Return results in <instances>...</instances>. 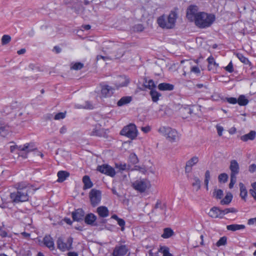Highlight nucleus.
I'll use <instances>...</instances> for the list:
<instances>
[{
	"label": "nucleus",
	"mask_w": 256,
	"mask_h": 256,
	"mask_svg": "<svg viewBox=\"0 0 256 256\" xmlns=\"http://www.w3.org/2000/svg\"><path fill=\"white\" fill-rule=\"evenodd\" d=\"M17 190L16 192H12L10 198L13 202L19 203L28 201L29 196L28 194L30 188L24 182H20L17 184Z\"/></svg>",
	"instance_id": "1"
},
{
	"label": "nucleus",
	"mask_w": 256,
	"mask_h": 256,
	"mask_svg": "<svg viewBox=\"0 0 256 256\" xmlns=\"http://www.w3.org/2000/svg\"><path fill=\"white\" fill-rule=\"evenodd\" d=\"M215 16L212 14H208L204 12H199L196 19L194 21L196 25L200 28L210 26L215 20Z\"/></svg>",
	"instance_id": "2"
},
{
	"label": "nucleus",
	"mask_w": 256,
	"mask_h": 256,
	"mask_svg": "<svg viewBox=\"0 0 256 256\" xmlns=\"http://www.w3.org/2000/svg\"><path fill=\"white\" fill-rule=\"evenodd\" d=\"M176 18V13L172 11L168 16L162 15L158 18L157 22L160 27L170 29L174 27Z\"/></svg>",
	"instance_id": "3"
},
{
	"label": "nucleus",
	"mask_w": 256,
	"mask_h": 256,
	"mask_svg": "<svg viewBox=\"0 0 256 256\" xmlns=\"http://www.w3.org/2000/svg\"><path fill=\"white\" fill-rule=\"evenodd\" d=\"M158 132L172 142H175L178 140L179 136L177 131L171 128L162 126L158 129Z\"/></svg>",
	"instance_id": "4"
},
{
	"label": "nucleus",
	"mask_w": 256,
	"mask_h": 256,
	"mask_svg": "<svg viewBox=\"0 0 256 256\" xmlns=\"http://www.w3.org/2000/svg\"><path fill=\"white\" fill-rule=\"evenodd\" d=\"M133 188L136 191L142 193L148 190L151 186L150 181L146 178H139L132 184Z\"/></svg>",
	"instance_id": "5"
},
{
	"label": "nucleus",
	"mask_w": 256,
	"mask_h": 256,
	"mask_svg": "<svg viewBox=\"0 0 256 256\" xmlns=\"http://www.w3.org/2000/svg\"><path fill=\"white\" fill-rule=\"evenodd\" d=\"M120 134L132 140L134 139L138 136V130L134 124H130L124 126L120 131Z\"/></svg>",
	"instance_id": "6"
},
{
	"label": "nucleus",
	"mask_w": 256,
	"mask_h": 256,
	"mask_svg": "<svg viewBox=\"0 0 256 256\" xmlns=\"http://www.w3.org/2000/svg\"><path fill=\"white\" fill-rule=\"evenodd\" d=\"M72 242L73 238L71 237L68 238L66 242L62 238H59L56 242L58 248L62 252L69 250L72 248Z\"/></svg>",
	"instance_id": "7"
},
{
	"label": "nucleus",
	"mask_w": 256,
	"mask_h": 256,
	"mask_svg": "<svg viewBox=\"0 0 256 256\" xmlns=\"http://www.w3.org/2000/svg\"><path fill=\"white\" fill-rule=\"evenodd\" d=\"M89 134L90 136L102 137L105 136L106 132L104 129L102 127L100 124L96 123L93 124L91 128L89 130Z\"/></svg>",
	"instance_id": "8"
},
{
	"label": "nucleus",
	"mask_w": 256,
	"mask_h": 256,
	"mask_svg": "<svg viewBox=\"0 0 256 256\" xmlns=\"http://www.w3.org/2000/svg\"><path fill=\"white\" fill-rule=\"evenodd\" d=\"M96 170L102 174L112 178H114L116 174L114 168L108 164L98 166Z\"/></svg>",
	"instance_id": "9"
},
{
	"label": "nucleus",
	"mask_w": 256,
	"mask_h": 256,
	"mask_svg": "<svg viewBox=\"0 0 256 256\" xmlns=\"http://www.w3.org/2000/svg\"><path fill=\"white\" fill-rule=\"evenodd\" d=\"M101 192L99 190L92 189L90 192V198L92 206H96L101 200Z\"/></svg>",
	"instance_id": "10"
},
{
	"label": "nucleus",
	"mask_w": 256,
	"mask_h": 256,
	"mask_svg": "<svg viewBox=\"0 0 256 256\" xmlns=\"http://www.w3.org/2000/svg\"><path fill=\"white\" fill-rule=\"evenodd\" d=\"M198 7L196 6L191 5L189 6L186 11V18L190 22L195 21L199 12Z\"/></svg>",
	"instance_id": "11"
},
{
	"label": "nucleus",
	"mask_w": 256,
	"mask_h": 256,
	"mask_svg": "<svg viewBox=\"0 0 256 256\" xmlns=\"http://www.w3.org/2000/svg\"><path fill=\"white\" fill-rule=\"evenodd\" d=\"M130 82V78L126 76H120L117 77L114 82L116 88L118 89L122 87L126 86Z\"/></svg>",
	"instance_id": "12"
},
{
	"label": "nucleus",
	"mask_w": 256,
	"mask_h": 256,
	"mask_svg": "<svg viewBox=\"0 0 256 256\" xmlns=\"http://www.w3.org/2000/svg\"><path fill=\"white\" fill-rule=\"evenodd\" d=\"M199 161L198 157L197 156H194L188 160L185 166V172L190 173L192 172V168L195 166Z\"/></svg>",
	"instance_id": "13"
},
{
	"label": "nucleus",
	"mask_w": 256,
	"mask_h": 256,
	"mask_svg": "<svg viewBox=\"0 0 256 256\" xmlns=\"http://www.w3.org/2000/svg\"><path fill=\"white\" fill-rule=\"evenodd\" d=\"M42 243L44 246L52 251L55 249L54 242L53 238L49 234L46 235L42 240Z\"/></svg>",
	"instance_id": "14"
},
{
	"label": "nucleus",
	"mask_w": 256,
	"mask_h": 256,
	"mask_svg": "<svg viewBox=\"0 0 256 256\" xmlns=\"http://www.w3.org/2000/svg\"><path fill=\"white\" fill-rule=\"evenodd\" d=\"M128 252L126 245L116 246L113 251V256H124Z\"/></svg>",
	"instance_id": "15"
},
{
	"label": "nucleus",
	"mask_w": 256,
	"mask_h": 256,
	"mask_svg": "<svg viewBox=\"0 0 256 256\" xmlns=\"http://www.w3.org/2000/svg\"><path fill=\"white\" fill-rule=\"evenodd\" d=\"M84 212L82 208H78L73 212L72 214V219L74 221L80 222L84 217Z\"/></svg>",
	"instance_id": "16"
},
{
	"label": "nucleus",
	"mask_w": 256,
	"mask_h": 256,
	"mask_svg": "<svg viewBox=\"0 0 256 256\" xmlns=\"http://www.w3.org/2000/svg\"><path fill=\"white\" fill-rule=\"evenodd\" d=\"M208 216L212 218H222V210L218 207H213L210 210L208 214Z\"/></svg>",
	"instance_id": "17"
},
{
	"label": "nucleus",
	"mask_w": 256,
	"mask_h": 256,
	"mask_svg": "<svg viewBox=\"0 0 256 256\" xmlns=\"http://www.w3.org/2000/svg\"><path fill=\"white\" fill-rule=\"evenodd\" d=\"M230 169L231 172V176H236V175L239 173L240 166L238 162L236 160H233L230 161Z\"/></svg>",
	"instance_id": "18"
},
{
	"label": "nucleus",
	"mask_w": 256,
	"mask_h": 256,
	"mask_svg": "<svg viewBox=\"0 0 256 256\" xmlns=\"http://www.w3.org/2000/svg\"><path fill=\"white\" fill-rule=\"evenodd\" d=\"M96 216L92 213H90L87 214L84 217V222L86 224L90 226H94L95 222L96 220Z\"/></svg>",
	"instance_id": "19"
},
{
	"label": "nucleus",
	"mask_w": 256,
	"mask_h": 256,
	"mask_svg": "<svg viewBox=\"0 0 256 256\" xmlns=\"http://www.w3.org/2000/svg\"><path fill=\"white\" fill-rule=\"evenodd\" d=\"M114 89L108 85H104L102 88L101 93L104 97H109L111 96Z\"/></svg>",
	"instance_id": "20"
},
{
	"label": "nucleus",
	"mask_w": 256,
	"mask_h": 256,
	"mask_svg": "<svg viewBox=\"0 0 256 256\" xmlns=\"http://www.w3.org/2000/svg\"><path fill=\"white\" fill-rule=\"evenodd\" d=\"M256 137V132L254 130H251L249 133L244 134L240 136V140L246 142L248 140H253Z\"/></svg>",
	"instance_id": "21"
},
{
	"label": "nucleus",
	"mask_w": 256,
	"mask_h": 256,
	"mask_svg": "<svg viewBox=\"0 0 256 256\" xmlns=\"http://www.w3.org/2000/svg\"><path fill=\"white\" fill-rule=\"evenodd\" d=\"M96 212L101 218H106L109 215V210L105 206H100L97 208Z\"/></svg>",
	"instance_id": "22"
},
{
	"label": "nucleus",
	"mask_w": 256,
	"mask_h": 256,
	"mask_svg": "<svg viewBox=\"0 0 256 256\" xmlns=\"http://www.w3.org/2000/svg\"><path fill=\"white\" fill-rule=\"evenodd\" d=\"M159 90L162 91H170L174 89V86L168 83H160L158 86Z\"/></svg>",
	"instance_id": "23"
},
{
	"label": "nucleus",
	"mask_w": 256,
	"mask_h": 256,
	"mask_svg": "<svg viewBox=\"0 0 256 256\" xmlns=\"http://www.w3.org/2000/svg\"><path fill=\"white\" fill-rule=\"evenodd\" d=\"M57 176L58 177L57 181L60 182H62L70 176V174L68 172L61 170L58 172Z\"/></svg>",
	"instance_id": "24"
},
{
	"label": "nucleus",
	"mask_w": 256,
	"mask_h": 256,
	"mask_svg": "<svg viewBox=\"0 0 256 256\" xmlns=\"http://www.w3.org/2000/svg\"><path fill=\"white\" fill-rule=\"evenodd\" d=\"M150 94L154 102H157L159 100L160 98L162 96V94L158 92L156 89L151 90L150 92Z\"/></svg>",
	"instance_id": "25"
},
{
	"label": "nucleus",
	"mask_w": 256,
	"mask_h": 256,
	"mask_svg": "<svg viewBox=\"0 0 256 256\" xmlns=\"http://www.w3.org/2000/svg\"><path fill=\"white\" fill-rule=\"evenodd\" d=\"M132 100V97L130 96H125L122 97L117 102L118 106H122L130 103Z\"/></svg>",
	"instance_id": "26"
},
{
	"label": "nucleus",
	"mask_w": 256,
	"mask_h": 256,
	"mask_svg": "<svg viewBox=\"0 0 256 256\" xmlns=\"http://www.w3.org/2000/svg\"><path fill=\"white\" fill-rule=\"evenodd\" d=\"M239 186L240 190V196L242 200L246 201L248 196V191L246 188L244 184L242 182H240L239 184Z\"/></svg>",
	"instance_id": "27"
},
{
	"label": "nucleus",
	"mask_w": 256,
	"mask_h": 256,
	"mask_svg": "<svg viewBox=\"0 0 256 256\" xmlns=\"http://www.w3.org/2000/svg\"><path fill=\"white\" fill-rule=\"evenodd\" d=\"M82 182L84 184V189L86 190L91 188L93 186L90 177L88 176H84L82 178Z\"/></svg>",
	"instance_id": "28"
},
{
	"label": "nucleus",
	"mask_w": 256,
	"mask_h": 256,
	"mask_svg": "<svg viewBox=\"0 0 256 256\" xmlns=\"http://www.w3.org/2000/svg\"><path fill=\"white\" fill-rule=\"evenodd\" d=\"M245 226L244 224H232L226 226V228L228 230L233 232L240 230H243Z\"/></svg>",
	"instance_id": "29"
},
{
	"label": "nucleus",
	"mask_w": 256,
	"mask_h": 256,
	"mask_svg": "<svg viewBox=\"0 0 256 256\" xmlns=\"http://www.w3.org/2000/svg\"><path fill=\"white\" fill-rule=\"evenodd\" d=\"M233 196L230 192H228L225 197L221 200L220 204L222 205L228 204L232 200Z\"/></svg>",
	"instance_id": "30"
},
{
	"label": "nucleus",
	"mask_w": 256,
	"mask_h": 256,
	"mask_svg": "<svg viewBox=\"0 0 256 256\" xmlns=\"http://www.w3.org/2000/svg\"><path fill=\"white\" fill-rule=\"evenodd\" d=\"M249 100L244 94L240 95L238 98V104L240 106H245L248 104Z\"/></svg>",
	"instance_id": "31"
},
{
	"label": "nucleus",
	"mask_w": 256,
	"mask_h": 256,
	"mask_svg": "<svg viewBox=\"0 0 256 256\" xmlns=\"http://www.w3.org/2000/svg\"><path fill=\"white\" fill-rule=\"evenodd\" d=\"M74 107L76 108L80 109H89L92 110L94 108L92 104L88 101H86L85 102L84 104L83 105H81L80 104H76L75 105Z\"/></svg>",
	"instance_id": "32"
},
{
	"label": "nucleus",
	"mask_w": 256,
	"mask_h": 256,
	"mask_svg": "<svg viewBox=\"0 0 256 256\" xmlns=\"http://www.w3.org/2000/svg\"><path fill=\"white\" fill-rule=\"evenodd\" d=\"M236 57L238 58V60L243 64H250V62L248 60V59L244 56L242 54L238 53L236 54Z\"/></svg>",
	"instance_id": "33"
},
{
	"label": "nucleus",
	"mask_w": 256,
	"mask_h": 256,
	"mask_svg": "<svg viewBox=\"0 0 256 256\" xmlns=\"http://www.w3.org/2000/svg\"><path fill=\"white\" fill-rule=\"evenodd\" d=\"M16 148L18 149V150H22V151H26V152H30L34 148L33 146L30 147V144H26L22 146H16Z\"/></svg>",
	"instance_id": "34"
},
{
	"label": "nucleus",
	"mask_w": 256,
	"mask_h": 256,
	"mask_svg": "<svg viewBox=\"0 0 256 256\" xmlns=\"http://www.w3.org/2000/svg\"><path fill=\"white\" fill-rule=\"evenodd\" d=\"M174 234V232L170 228H165L164 230V233L162 235V237L164 238H170Z\"/></svg>",
	"instance_id": "35"
},
{
	"label": "nucleus",
	"mask_w": 256,
	"mask_h": 256,
	"mask_svg": "<svg viewBox=\"0 0 256 256\" xmlns=\"http://www.w3.org/2000/svg\"><path fill=\"white\" fill-rule=\"evenodd\" d=\"M194 182L192 183V186L196 191L200 188V180L198 178L195 176L194 178Z\"/></svg>",
	"instance_id": "36"
},
{
	"label": "nucleus",
	"mask_w": 256,
	"mask_h": 256,
	"mask_svg": "<svg viewBox=\"0 0 256 256\" xmlns=\"http://www.w3.org/2000/svg\"><path fill=\"white\" fill-rule=\"evenodd\" d=\"M115 166L120 170H129L130 167V165L126 164H116Z\"/></svg>",
	"instance_id": "37"
},
{
	"label": "nucleus",
	"mask_w": 256,
	"mask_h": 256,
	"mask_svg": "<svg viewBox=\"0 0 256 256\" xmlns=\"http://www.w3.org/2000/svg\"><path fill=\"white\" fill-rule=\"evenodd\" d=\"M159 251L162 254V256H173V255L170 252L169 248L167 246H161Z\"/></svg>",
	"instance_id": "38"
},
{
	"label": "nucleus",
	"mask_w": 256,
	"mask_h": 256,
	"mask_svg": "<svg viewBox=\"0 0 256 256\" xmlns=\"http://www.w3.org/2000/svg\"><path fill=\"white\" fill-rule=\"evenodd\" d=\"M210 172L208 170H206L204 174V184L206 186V190H208V183L209 181L210 180Z\"/></svg>",
	"instance_id": "39"
},
{
	"label": "nucleus",
	"mask_w": 256,
	"mask_h": 256,
	"mask_svg": "<svg viewBox=\"0 0 256 256\" xmlns=\"http://www.w3.org/2000/svg\"><path fill=\"white\" fill-rule=\"evenodd\" d=\"M145 87L150 90H151L156 89V86L154 81L152 80H150L148 82H146Z\"/></svg>",
	"instance_id": "40"
},
{
	"label": "nucleus",
	"mask_w": 256,
	"mask_h": 256,
	"mask_svg": "<svg viewBox=\"0 0 256 256\" xmlns=\"http://www.w3.org/2000/svg\"><path fill=\"white\" fill-rule=\"evenodd\" d=\"M224 195L223 191L220 189H215L214 192V196L216 199H221Z\"/></svg>",
	"instance_id": "41"
},
{
	"label": "nucleus",
	"mask_w": 256,
	"mask_h": 256,
	"mask_svg": "<svg viewBox=\"0 0 256 256\" xmlns=\"http://www.w3.org/2000/svg\"><path fill=\"white\" fill-rule=\"evenodd\" d=\"M222 217L224 218V216L228 214V213H236L238 212V210L234 208H226L224 210H222Z\"/></svg>",
	"instance_id": "42"
},
{
	"label": "nucleus",
	"mask_w": 256,
	"mask_h": 256,
	"mask_svg": "<svg viewBox=\"0 0 256 256\" xmlns=\"http://www.w3.org/2000/svg\"><path fill=\"white\" fill-rule=\"evenodd\" d=\"M228 179V175L226 173H222L218 176V180L220 182H226Z\"/></svg>",
	"instance_id": "43"
},
{
	"label": "nucleus",
	"mask_w": 256,
	"mask_h": 256,
	"mask_svg": "<svg viewBox=\"0 0 256 256\" xmlns=\"http://www.w3.org/2000/svg\"><path fill=\"white\" fill-rule=\"evenodd\" d=\"M10 40L11 37L9 35L4 34L2 38V45H6L10 42Z\"/></svg>",
	"instance_id": "44"
},
{
	"label": "nucleus",
	"mask_w": 256,
	"mask_h": 256,
	"mask_svg": "<svg viewBox=\"0 0 256 256\" xmlns=\"http://www.w3.org/2000/svg\"><path fill=\"white\" fill-rule=\"evenodd\" d=\"M160 209V210H164L166 208V206L164 204H162L160 201L158 200L154 208L153 209V212H154L156 209Z\"/></svg>",
	"instance_id": "45"
},
{
	"label": "nucleus",
	"mask_w": 256,
	"mask_h": 256,
	"mask_svg": "<svg viewBox=\"0 0 256 256\" xmlns=\"http://www.w3.org/2000/svg\"><path fill=\"white\" fill-rule=\"evenodd\" d=\"M227 238L226 236H222L220 238V240L216 242V246H224L226 244Z\"/></svg>",
	"instance_id": "46"
},
{
	"label": "nucleus",
	"mask_w": 256,
	"mask_h": 256,
	"mask_svg": "<svg viewBox=\"0 0 256 256\" xmlns=\"http://www.w3.org/2000/svg\"><path fill=\"white\" fill-rule=\"evenodd\" d=\"M129 160L130 162L133 164H136L138 162V160L136 155L134 153L130 154L129 156Z\"/></svg>",
	"instance_id": "47"
},
{
	"label": "nucleus",
	"mask_w": 256,
	"mask_h": 256,
	"mask_svg": "<svg viewBox=\"0 0 256 256\" xmlns=\"http://www.w3.org/2000/svg\"><path fill=\"white\" fill-rule=\"evenodd\" d=\"M84 67V64L80 62H77L73 64L71 67V68L74 70H81Z\"/></svg>",
	"instance_id": "48"
},
{
	"label": "nucleus",
	"mask_w": 256,
	"mask_h": 256,
	"mask_svg": "<svg viewBox=\"0 0 256 256\" xmlns=\"http://www.w3.org/2000/svg\"><path fill=\"white\" fill-rule=\"evenodd\" d=\"M208 62L210 65L213 64L214 66L218 67V64L216 63L214 57L212 56H210L207 59Z\"/></svg>",
	"instance_id": "49"
},
{
	"label": "nucleus",
	"mask_w": 256,
	"mask_h": 256,
	"mask_svg": "<svg viewBox=\"0 0 256 256\" xmlns=\"http://www.w3.org/2000/svg\"><path fill=\"white\" fill-rule=\"evenodd\" d=\"M66 117V113L65 112H58L56 114L54 118L55 120H60L61 119H64Z\"/></svg>",
	"instance_id": "50"
},
{
	"label": "nucleus",
	"mask_w": 256,
	"mask_h": 256,
	"mask_svg": "<svg viewBox=\"0 0 256 256\" xmlns=\"http://www.w3.org/2000/svg\"><path fill=\"white\" fill-rule=\"evenodd\" d=\"M236 181V176L230 175V182L229 184V188H232Z\"/></svg>",
	"instance_id": "51"
},
{
	"label": "nucleus",
	"mask_w": 256,
	"mask_h": 256,
	"mask_svg": "<svg viewBox=\"0 0 256 256\" xmlns=\"http://www.w3.org/2000/svg\"><path fill=\"white\" fill-rule=\"evenodd\" d=\"M226 100L230 104H234L238 103V99L236 98H226Z\"/></svg>",
	"instance_id": "52"
},
{
	"label": "nucleus",
	"mask_w": 256,
	"mask_h": 256,
	"mask_svg": "<svg viewBox=\"0 0 256 256\" xmlns=\"http://www.w3.org/2000/svg\"><path fill=\"white\" fill-rule=\"evenodd\" d=\"M224 69L230 73H232L234 72L233 64L232 61H230L228 65L225 67Z\"/></svg>",
	"instance_id": "53"
},
{
	"label": "nucleus",
	"mask_w": 256,
	"mask_h": 256,
	"mask_svg": "<svg viewBox=\"0 0 256 256\" xmlns=\"http://www.w3.org/2000/svg\"><path fill=\"white\" fill-rule=\"evenodd\" d=\"M124 54V50L122 48L118 49V52L114 55L115 58L118 59L122 58Z\"/></svg>",
	"instance_id": "54"
},
{
	"label": "nucleus",
	"mask_w": 256,
	"mask_h": 256,
	"mask_svg": "<svg viewBox=\"0 0 256 256\" xmlns=\"http://www.w3.org/2000/svg\"><path fill=\"white\" fill-rule=\"evenodd\" d=\"M102 60L104 61H107L111 60V58L108 56H102L100 54L96 56V60Z\"/></svg>",
	"instance_id": "55"
},
{
	"label": "nucleus",
	"mask_w": 256,
	"mask_h": 256,
	"mask_svg": "<svg viewBox=\"0 0 256 256\" xmlns=\"http://www.w3.org/2000/svg\"><path fill=\"white\" fill-rule=\"evenodd\" d=\"M117 222L118 224L121 227V230L124 231V226L126 224L125 221L123 219L120 218Z\"/></svg>",
	"instance_id": "56"
},
{
	"label": "nucleus",
	"mask_w": 256,
	"mask_h": 256,
	"mask_svg": "<svg viewBox=\"0 0 256 256\" xmlns=\"http://www.w3.org/2000/svg\"><path fill=\"white\" fill-rule=\"evenodd\" d=\"M216 128L218 135L219 136H222V132L224 131V128L221 126L217 124L216 126Z\"/></svg>",
	"instance_id": "57"
},
{
	"label": "nucleus",
	"mask_w": 256,
	"mask_h": 256,
	"mask_svg": "<svg viewBox=\"0 0 256 256\" xmlns=\"http://www.w3.org/2000/svg\"><path fill=\"white\" fill-rule=\"evenodd\" d=\"M134 170H138L139 172H142V174H144L146 172V169L144 168L140 167V166H134Z\"/></svg>",
	"instance_id": "58"
},
{
	"label": "nucleus",
	"mask_w": 256,
	"mask_h": 256,
	"mask_svg": "<svg viewBox=\"0 0 256 256\" xmlns=\"http://www.w3.org/2000/svg\"><path fill=\"white\" fill-rule=\"evenodd\" d=\"M190 71L191 72L195 74H200V70L198 66H194L192 67Z\"/></svg>",
	"instance_id": "59"
},
{
	"label": "nucleus",
	"mask_w": 256,
	"mask_h": 256,
	"mask_svg": "<svg viewBox=\"0 0 256 256\" xmlns=\"http://www.w3.org/2000/svg\"><path fill=\"white\" fill-rule=\"evenodd\" d=\"M248 170L250 172L253 173L256 170V164H253L250 166Z\"/></svg>",
	"instance_id": "60"
},
{
	"label": "nucleus",
	"mask_w": 256,
	"mask_h": 256,
	"mask_svg": "<svg viewBox=\"0 0 256 256\" xmlns=\"http://www.w3.org/2000/svg\"><path fill=\"white\" fill-rule=\"evenodd\" d=\"M141 130L144 133H147L150 130V126H146L141 128Z\"/></svg>",
	"instance_id": "61"
},
{
	"label": "nucleus",
	"mask_w": 256,
	"mask_h": 256,
	"mask_svg": "<svg viewBox=\"0 0 256 256\" xmlns=\"http://www.w3.org/2000/svg\"><path fill=\"white\" fill-rule=\"evenodd\" d=\"M248 224L249 225L256 224V218L249 219L248 220Z\"/></svg>",
	"instance_id": "62"
},
{
	"label": "nucleus",
	"mask_w": 256,
	"mask_h": 256,
	"mask_svg": "<svg viewBox=\"0 0 256 256\" xmlns=\"http://www.w3.org/2000/svg\"><path fill=\"white\" fill-rule=\"evenodd\" d=\"M250 194L253 197V198L256 200V191L254 190H250Z\"/></svg>",
	"instance_id": "63"
},
{
	"label": "nucleus",
	"mask_w": 256,
	"mask_h": 256,
	"mask_svg": "<svg viewBox=\"0 0 256 256\" xmlns=\"http://www.w3.org/2000/svg\"><path fill=\"white\" fill-rule=\"evenodd\" d=\"M67 256H78V254L76 252H70L67 254Z\"/></svg>",
	"instance_id": "64"
}]
</instances>
